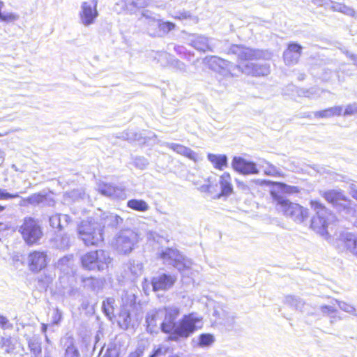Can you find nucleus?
<instances>
[{
	"instance_id": "aec40b11",
	"label": "nucleus",
	"mask_w": 357,
	"mask_h": 357,
	"mask_svg": "<svg viewBox=\"0 0 357 357\" xmlns=\"http://www.w3.org/2000/svg\"><path fill=\"white\" fill-rule=\"evenodd\" d=\"M192 263L190 260L184 257L178 250L176 253V257H175L173 262H172V266L176 268L179 271H183L190 268Z\"/></svg>"
},
{
	"instance_id": "6ab92c4d",
	"label": "nucleus",
	"mask_w": 357,
	"mask_h": 357,
	"mask_svg": "<svg viewBox=\"0 0 357 357\" xmlns=\"http://www.w3.org/2000/svg\"><path fill=\"white\" fill-rule=\"evenodd\" d=\"M342 245L344 248L357 256V238L353 234H347L342 239Z\"/></svg>"
},
{
	"instance_id": "2f4dec72",
	"label": "nucleus",
	"mask_w": 357,
	"mask_h": 357,
	"mask_svg": "<svg viewBox=\"0 0 357 357\" xmlns=\"http://www.w3.org/2000/svg\"><path fill=\"white\" fill-rule=\"evenodd\" d=\"M19 197L18 193H10L6 190L0 188V200H8Z\"/></svg>"
},
{
	"instance_id": "7ed1b4c3",
	"label": "nucleus",
	"mask_w": 357,
	"mask_h": 357,
	"mask_svg": "<svg viewBox=\"0 0 357 357\" xmlns=\"http://www.w3.org/2000/svg\"><path fill=\"white\" fill-rule=\"evenodd\" d=\"M23 241L28 246L40 244L44 236L43 228L39 219L33 216H26L17 229Z\"/></svg>"
},
{
	"instance_id": "ea45409f",
	"label": "nucleus",
	"mask_w": 357,
	"mask_h": 357,
	"mask_svg": "<svg viewBox=\"0 0 357 357\" xmlns=\"http://www.w3.org/2000/svg\"><path fill=\"white\" fill-rule=\"evenodd\" d=\"M356 112V109L351 105L347 106L344 109H342V115L347 116L354 114Z\"/></svg>"
},
{
	"instance_id": "4c0bfd02",
	"label": "nucleus",
	"mask_w": 357,
	"mask_h": 357,
	"mask_svg": "<svg viewBox=\"0 0 357 357\" xmlns=\"http://www.w3.org/2000/svg\"><path fill=\"white\" fill-rule=\"evenodd\" d=\"M52 280L53 278L50 275L45 274L42 278H38V282L40 284L48 285Z\"/></svg>"
},
{
	"instance_id": "79ce46f5",
	"label": "nucleus",
	"mask_w": 357,
	"mask_h": 357,
	"mask_svg": "<svg viewBox=\"0 0 357 357\" xmlns=\"http://www.w3.org/2000/svg\"><path fill=\"white\" fill-rule=\"evenodd\" d=\"M168 351H169V348L163 349L161 347H160L158 349H156L155 350H154L153 354H155L156 357H158L162 354H166L167 352H168Z\"/></svg>"
},
{
	"instance_id": "2eb2a0df",
	"label": "nucleus",
	"mask_w": 357,
	"mask_h": 357,
	"mask_svg": "<svg viewBox=\"0 0 357 357\" xmlns=\"http://www.w3.org/2000/svg\"><path fill=\"white\" fill-rule=\"evenodd\" d=\"M169 148L176 153L185 156L190 160L197 162L199 159L197 154L188 147L179 144H172Z\"/></svg>"
},
{
	"instance_id": "c03bdc74",
	"label": "nucleus",
	"mask_w": 357,
	"mask_h": 357,
	"mask_svg": "<svg viewBox=\"0 0 357 357\" xmlns=\"http://www.w3.org/2000/svg\"><path fill=\"white\" fill-rule=\"evenodd\" d=\"M41 331H42V333L46 335L47 331V326L45 324H42Z\"/></svg>"
},
{
	"instance_id": "f8f14e48",
	"label": "nucleus",
	"mask_w": 357,
	"mask_h": 357,
	"mask_svg": "<svg viewBox=\"0 0 357 357\" xmlns=\"http://www.w3.org/2000/svg\"><path fill=\"white\" fill-rule=\"evenodd\" d=\"M97 0H91L90 2L82 3V10L80 13V18L85 25H89L94 22L98 16Z\"/></svg>"
},
{
	"instance_id": "412c9836",
	"label": "nucleus",
	"mask_w": 357,
	"mask_h": 357,
	"mask_svg": "<svg viewBox=\"0 0 357 357\" xmlns=\"http://www.w3.org/2000/svg\"><path fill=\"white\" fill-rule=\"evenodd\" d=\"M248 73L255 77L264 76L269 73V68L266 65L251 64L247 65Z\"/></svg>"
},
{
	"instance_id": "1a4fd4ad",
	"label": "nucleus",
	"mask_w": 357,
	"mask_h": 357,
	"mask_svg": "<svg viewBox=\"0 0 357 357\" xmlns=\"http://www.w3.org/2000/svg\"><path fill=\"white\" fill-rule=\"evenodd\" d=\"M321 196L333 206L339 207L340 210L348 211L351 208V200L342 191L328 190L324 191Z\"/></svg>"
},
{
	"instance_id": "49530a36",
	"label": "nucleus",
	"mask_w": 357,
	"mask_h": 357,
	"mask_svg": "<svg viewBox=\"0 0 357 357\" xmlns=\"http://www.w3.org/2000/svg\"><path fill=\"white\" fill-rule=\"evenodd\" d=\"M3 225V223L0 222V227Z\"/></svg>"
},
{
	"instance_id": "0eeeda50",
	"label": "nucleus",
	"mask_w": 357,
	"mask_h": 357,
	"mask_svg": "<svg viewBox=\"0 0 357 357\" xmlns=\"http://www.w3.org/2000/svg\"><path fill=\"white\" fill-rule=\"evenodd\" d=\"M50 258L45 250H34L27 255V267L31 273L36 274L46 269Z\"/></svg>"
},
{
	"instance_id": "c756f323",
	"label": "nucleus",
	"mask_w": 357,
	"mask_h": 357,
	"mask_svg": "<svg viewBox=\"0 0 357 357\" xmlns=\"http://www.w3.org/2000/svg\"><path fill=\"white\" fill-rule=\"evenodd\" d=\"M194 46L199 50L202 52H206L211 50V47L206 43L204 38L200 37L197 40H194Z\"/></svg>"
},
{
	"instance_id": "72a5a7b5",
	"label": "nucleus",
	"mask_w": 357,
	"mask_h": 357,
	"mask_svg": "<svg viewBox=\"0 0 357 357\" xmlns=\"http://www.w3.org/2000/svg\"><path fill=\"white\" fill-rule=\"evenodd\" d=\"M175 24L169 21L163 22L159 24L160 29L164 32H169L170 31H172L175 29Z\"/></svg>"
},
{
	"instance_id": "ddd939ff",
	"label": "nucleus",
	"mask_w": 357,
	"mask_h": 357,
	"mask_svg": "<svg viewBox=\"0 0 357 357\" xmlns=\"http://www.w3.org/2000/svg\"><path fill=\"white\" fill-rule=\"evenodd\" d=\"M227 54L236 55L238 61L241 62L257 59L255 50L238 45H231Z\"/></svg>"
},
{
	"instance_id": "423d86ee",
	"label": "nucleus",
	"mask_w": 357,
	"mask_h": 357,
	"mask_svg": "<svg viewBox=\"0 0 357 357\" xmlns=\"http://www.w3.org/2000/svg\"><path fill=\"white\" fill-rule=\"evenodd\" d=\"M77 234L86 246H96L104 241L103 233L91 219L82 220L77 227Z\"/></svg>"
},
{
	"instance_id": "f257e3e1",
	"label": "nucleus",
	"mask_w": 357,
	"mask_h": 357,
	"mask_svg": "<svg viewBox=\"0 0 357 357\" xmlns=\"http://www.w3.org/2000/svg\"><path fill=\"white\" fill-rule=\"evenodd\" d=\"M180 314L177 308L165 310V319L161 324V330L169 334L170 340H177L181 337H188L193 333L203 327V318L196 313L191 312L185 314L176 324L175 320Z\"/></svg>"
},
{
	"instance_id": "9b49d317",
	"label": "nucleus",
	"mask_w": 357,
	"mask_h": 357,
	"mask_svg": "<svg viewBox=\"0 0 357 357\" xmlns=\"http://www.w3.org/2000/svg\"><path fill=\"white\" fill-rule=\"evenodd\" d=\"M176 281V276L169 273H161L151 279L153 291H166L172 288Z\"/></svg>"
},
{
	"instance_id": "9d476101",
	"label": "nucleus",
	"mask_w": 357,
	"mask_h": 357,
	"mask_svg": "<svg viewBox=\"0 0 357 357\" xmlns=\"http://www.w3.org/2000/svg\"><path fill=\"white\" fill-rule=\"evenodd\" d=\"M231 167L236 172L243 175L256 174L259 173L256 163L247 160L241 156H234L233 158Z\"/></svg>"
},
{
	"instance_id": "bb28decb",
	"label": "nucleus",
	"mask_w": 357,
	"mask_h": 357,
	"mask_svg": "<svg viewBox=\"0 0 357 357\" xmlns=\"http://www.w3.org/2000/svg\"><path fill=\"white\" fill-rule=\"evenodd\" d=\"M4 6V3L2 1H0V20L1 21L6 22H12L18 19V15L13 13H1V9Z\"/></svg>"
},
{
	"instance_id": "a18cd8bd",
	"label": "nucleus",
	"mask_w": 357,
	"mask_h": 357,
	"mask_svg": "<svg viewBox=\"0 0 357 357\" xmlns=\"http://www.w3.org/2000/svg\"><path fill=\"white\" fill-rule=\"evenodd\" d=\"M149 357H156L155 354H152Z\"/></svg>"
},
{
	"instance_id": "20e7f679",
	"label": "nucleus",
	"mask_w": 357,
	"mask_h": 357,
	"mask_svg": "<svg viewBox=\"0 0 357 357\" xmlns=\"http://www.w3.org/2000/svg\"><path fill=\"white\" fill-rule=\"evenodd\" d=\"M112 261L108 252L102 249L87 251L79 258L81 266L88 271L102 272L109 268Z\"/></svg>"
},
{
	"instance_id": "c9c22d12",
	"label": "nucleus",
	"mask_w": 357,
	"mask_h": 357,
	"mask_svg": "<svg viewBox=\"0 0 357 357\" xmlns=\"http://www.w3.org/2000/svg\"><path fill=\"white\" fill-rule=\"evenodd\" d=\"M265 173L269 176H282L279 170L271 165H268V167L265 170Z\"/></svg>"
},
{
	"instance_id": "cd10ccee",
	"label": "nucleus",
	"mask_w": 357,
	"mask_h": 357,
	"mask_svg": "<svg viewBox=\"0 0 357 357\" xmlns=\"http://www.w3.org/2000/svg\"><path fill=\"white\" fill-rule=\"evenodd\" d=\"M63 357H80L79 351L73 342L66 348Z\"/></svg>"
},
{
	"instance_id": "393cba45",
	"label": "nucleus",
	"mask_w": 357,
	"mask_h": 357,
	"mask_svg": "<svg viewBox=\"0 0 357 357\" xmlns=\"http://www.w3.org/2000/svg\"><path fill=\"white\" fill-rule=\"evenodd\" d=\"M0 348L6 354H11L15 349V344L11 337H1L0 338Z\"/></svg>"
},
{
	"instance_id": "6e6552de",
	"label": "nucleus",
	"mask_w": 357,
	"mask_h": 357,
	"mask_svg": "<svg viewBox=\"0 0 357 357\" xmlns=\"http://www.w3.org/2000/svg\"><path fill=\"white\" fill-rule=\"evenodd\" d=\"M126 301L121 305L119 314L116 315V320L119 327L127 329L130 324L131 314L128 307L134 308L136 306V296L134 294H126Z\"/></svg>"
},
{
	"instance_id": "a211bd4d",
	"label": "nucleus",
	"mask_w": 357,
	"mask_h": 357,
	"mask_svg": "<svg viewBox=\"0 0 357 357\" xmlns=\"http://www.w3.org/2000/svg\"><path fill=\"white\" fill-rule=\"evenodd\" d=\"M342 113V107L334 106L322 110L317 111L314 113V116L319 119L329 118L333 116H341Z\"/></svg>"
},
{
	"instance_id": "dca6fc26",
	"label": "nucleus",
	"mask_w": 357,
	"mask_h": 357,
	"mask_svg": "<svg viewBox=\"0 0 357 357\" xmlns=\"http://www.w3.org/2000/svg\"><path fill=\"white\" fill-rule=\"evenodd\" d=\"M207 158L216 169L222 171L228 166V159L225 155L208 153Z\"/></svg>"
},
{
	"instance_id": "473e14b6",
	"label": "nucleus",
	"mask_w": 357,
	"mask_h": 357,
	"mask_svg": "<svg viewBox=\"0 0 357 357\" xmlns=\"http://www.w3.org/2000/svg\"><path fill=\"white\" fill-rule=\"evenodd\" d=\"M302 47L295 43H291L288 45L287 53H296L298 56L301 54Z\"/></svg>"
},
{
	"instance_id": "b1692460",
	"label": "nucleus",
	"mask_w": 357,
	"mask_h": 357,
	"mask_svg": "<svg viewBox=\"0 0 357 357\" xmlns=\"http://www.w3.org/2000/svg\"><path fill=\"white\" fill-rule=\"evenodd\" d=\"M28 347L33 355L31 357H39L42 354L41 342L38 338L32 337L28 341Z\"/></svg>"
},
{
	"instance_id": "f03ea898",
	"label": "nucleus",
	"mask_w": 357,
	"mask_h": 357,
	"mask_svg": "<svg viewBox=\"0 0 357 357\" xmlns=\"http://www.w3.org/2000/svg\"><path fill=\"white\" fill-rule=\"evenodd\" d=\"M299 189L281 182H273L270 195L276 205L280 206L283 214L291 218L294 222H304L309 217L308 209L298 203L291 202L284 198L285 195L296 194Z\"/></svg>"
},
{
	"instance_id": "f3484780",
	"label": "nucleus",
	"mask_w": 357,
	"mask_h": 357,
	"mask_svg": "<svg viewBox=\"0 0 357 357\" xmlns=\"http://www.w3.org/2000/svg\"><path fill=\"white\" fill-rule=\"evenodd\" d=\"M102 309L107 317L113 321L116 319V314L115 312V299L112 297L106 298L102 303Z\"/></svg>"
},
{
	"instance_id": "a19ab883",
	"label": "nucleus",
	"mask_w": 357,
	"mask_h": 357,
	"mask_svg": "<svg viewBox=\"0 0 357 357\" xmlns=\"http://www.w3.org/2000/svg\"><path fill=\"white\" fill-rule=\"evenodd\" d=\"M61 319H62L61 313L60 312L59 310H56L54 312L52 324H58L61 321Z\"/></svg>"
},
{
	"instance_id": "f704fd0d",
	"label": "nucleus",
	"mask_w": 357,
	"mask_h": 357,
	"mask_svg": "<svg viewBox=\"0 0 357 357\" xmlns=\"http://www.w3.org/2000/svg\"><path fill=\"white\" fill-rule=\"evenodd\" d=\"M338 10L345 15H350L352 17H354L356 15L355 10L353 8H349L345 5H341L338 8Z\"/></svg>"
},
{
	"instance_id": "4be33fe9",
	"label": "nucleus",
	"mask_w": 357,
	"mask_h": 357,
	"mask_svg": "<svg viewBox=\"0 0 357 357\" xmlns=\"http://www.w3.org/2000/svg\"><path fill=\"white\" fill-rule=\"evenodd\" d=\"M123 190L109 183H102L99 185V191L102 195L107 197H113L117 195L119 191Z\"/></svg>"
},
{
	"instance_id": "37998d69",
	"label": "nucleus",
	"mask_w": 357,
	"mask_h": 357,
	"mask_svg": "<svg viewBox=\"0 0 357 357\" xmlns=\"http://www.w3.org/2000/svg\"><path fill=\"white\" fill-rule=\"evenodd\" d=\"M94 280H96V278L93 276H89V277H86V278H82V282L94 281Z\"/></svg>"
},
{
	"instance_id": "58836bf2",
	"label": "nucleus",
	"mask_w": 357,
	"mask_h": 357,
	"mask_svg": "<svg viewBox=\"0 0 357 357\" xmlns=\"http://www.w3.org/2000/svg\"><path fill=\"white\" fill-rule=\"evenodd\" d=\"M191 14L188 12L184 11L182 13H180L178 15H175L174 17V19L178 20H183L191 18Z\"/></svg>"
},
{
	"instance_id": "4468645a",
	"label": "nucleus",
	"mask_w": 357,
	"mask_h": 357,
	"mask_svg": "<svg viewBox=\"0 0 357 357\" xmlns=\"http://www.w3.org/2000/svg\"><path fill=\"white\" fill-rule=\"evenodd\" d=\"M219 185L220 188V192L217 195V197H227L234 193V187L230 173L225 172L220 176Z\"/></svg>"
},
{
	"instance_id": "39448f33",
	"label": "nucleus",
	"mask_w": 357,
	"mask_h": 357,
	"mask_svg": "<svg viewBox=\"0 0 357 357\" xmlns=\"http://www.w3.org/2000/svg\"><path fill=\"white\" fill-rule=\"evenodd\" d=\"M310 205L315 211L311 218L310 227L321 236H328V227L331 223L328 216L331 213L319 200L312 199Z\"/></svg>"
},
{
	"instance_id": "7c9ffc66",
	"label": "nucleus",
	"mask_w": 357,
	"mask_h": 357,
	"mask_svg": "<svg viewBox=\"0 0 357 357\" xmlns=\"http://www.w3.org/2000/svg\"><path fill=\"white\" fill-rule=\"evenodd\" d=\"M207 183L202 185L199 187V190L203 192H212L215 190V185L213 183V181L211 177H208L206 179Z\"/></svg>"
},
{
	"instance_id": "a878e982",
	"label": "nucleus",
	"mask_w": 357,
	"mask_h": 357,
	"mask_svg": "<svg viewBox=\"0 0 357 357\" xmlns=\"http://www.w3.org/2000/svg\"><path fill=\"white\" fill-rule=\"evenodd\" d=\"M177 252L176 249L167 248L160 253L159 257L165 263L172 264L176 257Z\"/></svg>"
},
{
	"instance_id": "c85d7f7f",
	"label": "nucleus",
	"mask_w": 357,
	"mask_h": 357,
	"mask_svg": "<svg viewBox=\"0 0 357 357\" xmlns=\"http://www.w3.org/2000/svg\"><path fill=\"white\" fill-rule=\"evenodd\" d=\"M214 342V337L211 334L202 333L199 337V345L206 347L211 345Z\"/></svg>"
},
{
	"instance_id": "5701e85b",
	"label": "nucleus",
	"mask_w": 357,
	"mask_h": 357,
	"mask_svg": "<svg viewBox=\"0 0 357 357\" xmlns=\"http://www.w3.org/2000/svg\"><path fill=\"white\" fill-rule=\"evenodd\" d=\"M127 206L134 211L145 212L149 210V204L142 199H132L127 202Z\"/></svg>"
},
{
	"instance_id": "e433bc0d",
	"label": "nucleus",
	"mask_w": 357,
	"mask_h": 357,
	"mask_svg": "<svg viewBox=\"0 0 357 357\" xmlns=\"http://www.w3.org/2000/svg\"><path fill=\"white\" fill-rule=\"evenodd\" d=\"M12 326L10 324L8 319L3 316L0 314V327L3 329L9 328Z\"/></svg>"
}]
</instances>
